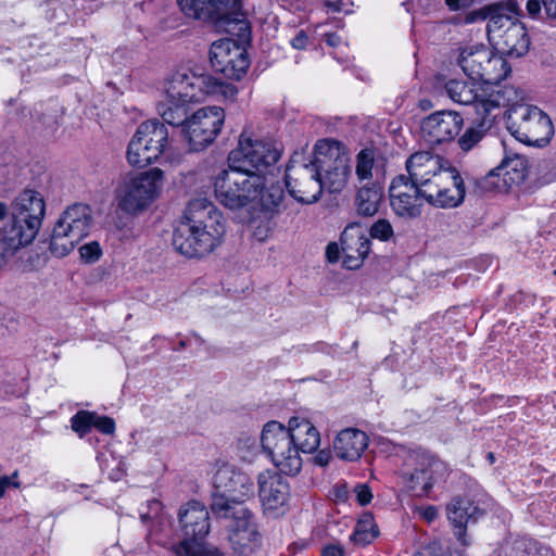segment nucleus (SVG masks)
<instances>
[{
  "instance_id": "6e6552de",
  "label": "nucleus",
  "mask_w": 556,
  "mask_h": 556,
  "mask_svg": "<svg viewBox=\"0 0 556 556\" xmlns=\"http://www.w3.org/2000/svg\"><path fill=\"white\" fill-rule=\"evenodd\" d=\"M92 224L88 205L76 203L68 206L55 222L50 239V252L56 257L68 255L89 235Z\"/></svg>"
},
{
  "instance_id": "e433bc0d",
  "label": "nucleus",
  "mask_w": 556,
  "mask_h": 556,
  "mask_svg": "<svg viewBox=\"0 0 556 556\" xmlns=\"http://www.w3.org/2000/svg\"><path fill=\"white\" fill-rule=\"evenodd\" d=\"M488 48L485 46H471L462 49L457 62L463 72L475 80V75L481 70V62H485Z\"/></svg>"
},
{
  "instance_id": "72a5a7b5",
  "label": "nucleus",
  "mask_w": 556,
  "mask_h": 556,
  "mask_svg": "<svg viewBox=\"0 0 556 556\" xmlns=\"http://www.w3.org/2000/svg\"><path fill=\"white\" fill-rule=\"evenodd\" d=\"M480 67L481 70L475 75V79L483 81L485 86L498 84L510 73L507 61L489 48L485 62H481Z\"/></svg>"
},
{
  "instance_id": "c85d7f7f",
  "label": "nucleus",
  "mask_w": 556,
  "mask_h": 556,
  "mask_svg": "<svg viewBox=\"0 0 556 556\" xmlns=\"http://www.w3.org/2000/svg\"><path fill=\"white\" fill-rule=\"evenodd\" d=\"M489 109H484V112H480L469 127L466 128L464 134L458 139V146L464 152H468L473 149L492 128L496 116L501 109H496V102L489 100Z\"/></svg>"
},
{
  "instance_id": "052dcab7",
  "label": "nucleus",
  "mask_w": 556,
  "mask_h": 556,
  "mask_svg": "<svg viewBox=\"0 0 556 556\" xmlns=\"http://www.w3.org/2000/svg\"><path fill=\"white\" fill-rule=\"evenodd\" d=\"M345 493H346L345 488L342 486V488L338 489L337 496L342 497L343 495H345Z\"/></svg>"
},
{
  "instance_id": "9d476101",
  "label": "nucleus",
  "mask_w": 556,
  "mask_h": 556,
  "mask_svg": "<svg viewBox=\"0 0 556 556\" xmlns=\"http://www.w3.org/2000/svg\"><path fill=\"white\" fill-rule=\"evenodd\" d=\"M314 161L320 173L323 190L330 193L341 192L351 174L350 156L345 147L336 140H319L314 148Z\"/></svg>"
},
{
  "instance_id": "6ab92c4d",
  "label": "nucleus",
  "mask_w": 556,
  "mask_h": 556,
  "mask_svg": "<svg viewBox=\"0 0 556 556\" xmlns=\"http://www.w3.org/2000/svg\"><path fill=\"white\" fill-rule=\"evenodd\" d=\"M210 62L216 72L237 80L245 75L250 66V58L245 47L229 38L212 43Z\"/></svg>"
},
{
  "instance_id": "5fc2aeb1",
  "label": "nucleus",
  "mask_w": 556,
  "mask_h": 556,
  "mask_svg": "<svg viewBox=\"0 0 556 556\" xmlns=\"http://www.w3.org/2000/svg\"><path fill=\"white\" fill-rule=\"evenodd\" d=\"M324 5L331 12H341L343 10L342 0H325Z\"/></svg>"
},
{
  "instance_id": "1a4fd4ad",
  "label": "nucleus",
  "mask_w": 556,
  "mask_h": 556,
  "mask_svg": "<svg viewBox=\"0 0 556 556\" xmlns=\"http://www.w3.org/2000/svg\"><path fill=\"white\" fill-rule=\"evenodd\" d=\"M448 473L447 465L438 456L420 451L408 455L400 471L404 486L415 496H427L435 483Z\"/></svg>"
},
{
  "instance_id": "bb28decb",
  "label": "nucleus",
  "mask_w": 556,
  "mask_h": 556,
  "mask_svg": "<svg viewBox=\"0 0 556 556\" xmlns=\"http://www.w3.org/2000/svg\"><path fill=\"white\" fill-rule=\"evenodd\" d=\"M164 97L189 103L203 101V93L198 89V74L189 70H179L170 75L163 85Z\"/></svg>"
},
{
  "instance_id": "09e8293b",
  "label": "nucleus",
  "mask_w": 556,
  "mask_h": 556,
  "mask_svg": "<svg viewBox=\"0 0 556 556\" xmlns=\"http://www.w3.org/2000/svg\"><path fill=\"white\" fill-rule=\"evenodd\" d=\"M342 253L341 248L336 242L328 243L326 248V257L328 262L336 263L339 261L340 255Z\"/></svg>"
},
{
  "instance_id": "423d86ee",
  "label": "nucleus",
  "mask_w": 556,
  "mask_h": 556,
  "mask_svg": "<svg viewBox=\"0 0 556 556\" xmlns=\"http://www.w3.org/2000/svg\"><path fill=\"white\" fill-rule=\"evenodd\" d=\"M507 129L520 142L545 147L554 136L551 117L530 104H513L507 111Z\"/></svg>"
},
{
  "instance_id": "4c0bfd02",
  "label": "nucleus",
  "mask_w": 556,
  "mask_h": 556,
  "mask_svg": "<svg viewBox=\"0 0 556 556\" xmlns=\"http://www.w3.org/2000/svg\"><path fill=\"white\" fill-rule=\"evenodd\" d=\"M380 170L375 165L374 151L369 149H363L356 155L355 175L359 182L371 180H380Z\"/></svg>"
},
{
  "instance_id": "aec40b11",
  "label": "nucleus",
  "mask_w": 556,
  "mask_h": 556,
  "mask_svg": "<svg viewBox=\"0 0 556 556\" xmlns=\"http://www.w3.org/2000/svg\"><path fill=\"white\" fill-rule=\"evenodd\" d=\"M421 190L426 202L440 208L457 207L464 202L466 195L464 180L452 165L432 179L429 187Z\"/></svg>"
},
{
  "instance_id": "f03ea898",
  "label": "nucleus",
  "mask_w": 556,
  "mask_h": 556,
  "mask_svg": "<svg viewBox=\"0 0 556 556\" xmlns=\"http://www.w3.org/2000/svg\"><path fill=\"white\" fill-rule=\"evenodd\" d=\"M226 224L222 212L206 199L189 202L184 220L175 228L173 244L182 255L202 257L223 242Z\"/></svg>"
},
{
  "instance_id": "58836bf2",
  "label": "nucleus",
  "mask_w": 556,
  "mask_h": 556,
  "mask_svg": "<svg viewBox=\"0 0 556 556\" xmlns=\"http://www.w3.org/2000/svg\"><path fill=\"white\" fill-rule=\"evenodd\" d=\"M379 534L371 514H363L358 519L350 539L353 543L365 546L371 543Z\"/></svg>"
},
{
  "instance_id": "a211bd4d",
  "label": "nucleus",
  "mask_w": 556,
  "mask_h": 556,
  "mask_svg": "<svg viewBox=\"0 0 556 556\" xmlns=\"http://www.w3.org/2000/svg\"><path fill=\"white\" fill-rule=\"evenodd\" d=\"M286 187L290 195L302 204H312L323 194L320 173L314 159L308 163L292 160L286 169Z\"/></svg>"
},
{
  "instance_id": "c756f323",
  "label": "nucleus",
  "mask_w": 556,
  "mask_h": 556,
  "mask_svg": "<svg viewBox=\"0 0 556 556\" xmlns=\"http://www.w3.org/2000/svg\"><path fill=\"white\" fill-rule=\"evenodd\" d=\"M368 446L367 434L356 428L341 430L333 441V452L342 460L355 462Z\"/></svg>"
},
{
  "instance_id": "2f4dec72",
  "label": "nucleus",
  "mask_w": 556,
  "mask_h": 556,
  "mask_svg": "<svg viewBox=\"0 0 556 556\" xmlns=\"http://www.w3.org/2000/svg\"><path fill=\"white\" fill-rule=\"evenodd\" d=\"M289 427L299 453L309 454L317 451L320 445V434L309 420L292 417L289 420Z\"/></svg>"
},
{
  "instance_id": "37998d69",
  "label": "nucleus",
  "mask_w": 556,
  "mask_h": 556,
  "mask_svg": "<svg viewBox=\"0 0 556 556\" xmlns=\"http://www.w3.org/2000/svg\"><path fill=\"white\" fill-rule=\"evenodd\" d=\"M393 227L386 218L378 219L370 228V236L374 239L388 241L393 237Z\"/></svg>"
},
{
  "instance_id": "393cba45",
  "label": "nucleus",
  "mask_w": 556,
  "mask_h": 556,
  "mask_svg": "<svg viewBox=\"0 0 556 556\" xmlns=\"http://www.w3.org/2000/svg\"><path fill=\"white\" fill-rule=\"evenodd\" d=\"M448 161L441 155L429 151H420L412 154L405 162L408 173L407 179L425 189L430 186L432 179L450 167Z\"/></svg>"
},
{
  "instance_id": "a18cd8bd",
  "label": "nucleus",
  "mask_w": 556,
  "mask_h": 556,
  "mask_svg": "<svg viewBox=\"0 0 556 556\" xmlns=\"http://www.w3.org/2000/svg\"><path fill=\"white\" fill-rule=\"evenodd\" d=\"M93 427L103 434H113L115 431V421L108 416H99L96 413Z\"/></svg>"
},
{
  "instance_id": "de8ad7c7",
  "label": "nucleus",
  "mask_w": 556,
  "mask_h": 556,
  "mask_svg": "<svg viewBox=\"0 0 556 556\" xmlns=\"http://www.w3.org/2000/svg\"><path fill=\"white\" fill-rule=\"evenodd\" d=\"M357 502L364 506L371 502L372 493L367 484H357L354 489Z\"/></svg>"
},
{
  "instance_id": "20e7f679",
  "label": "nucleus",
  "mask_w": 556,
  "mask_h": 556,
  "mask_svg": "<svg viewBox=\"0 0 556 556\" xmlns=\"http://www.w3.org/2000/svg\"><path fill=\"white\" fill-rule=\"evenodd\" d=\"M520 5L516 0H507L483 7L475 15L488 20V39L500 55L520 58L529 51L530 38L525 25L511 15H518ZM475 21L473 13L466 22Z\"/></svg>"
},
{
  "instance_id": "ea45409f",
  "label": "nucleus",
  "mask_w": 556,
  "mask_h": 556,
  "mask_svg": "<svg viewBox=\"0 0 556 556\" xmlns=\"http://www.w3.org/2000/svg\"><path fill=\"white\" fill-rule=\"evenodd\" d=\"M175 556H224L216 547L198 544L187 546V543H178L172 546Z\"/></svg>"
},
{
  "instance_id": "4468645a",
  "label": "nucleus",
  "mask_w": 556,
  "mask_h": 556,
  "mask_svg": "<svg viewBox=\"0 0 556 556\" xmlns=\"http://www.w3.org/2000/svg\"><path fill=\"white\" fill-rule=\"evenodd\" d=\"M444 90L447 97L455 103L462 105H471L477 115L489 109V100L496 102V109L509 105L511 101L509 94L513 88L505 87L503 90H496L489 86L477 85L473 81L453 78L445 83Z\"/></svg>"
},
{
  "instance_id": "473e14b6",
  "label": "nucleus",
  "mask_w": 556,
  "mask_h": 556,
  "mask_svg": "<svg viewBox=\"0 0 556 556\" xmlns=\"http://www.w3.org/2000/svg\"><path fill=\"white\" fill-rule=\"evenodd\" d=\"M383 195L384 187L380 180L362 186L355 197L357 213L363 216H374L379 211Z\"/></svg>"
},
{
  "instance_id": "49530a36",
  "label": "nucleus",
  "mask_w": 556,
  "mask_h": 556,
  "mask_svg": "<svg viewBox=\"0 0 556 556\" xmlns=\"http://www.w3.org/2000/svg\"><path fill=\"white\" fill-rule=\"evenodd\" d=\"M17 476V471H14L11 476H0V498L4 496L9 488H20Z\"/></svg>"
},
{
  "instance_id": "a878e982",
  "label": "nucleus",
  "mask_w": 556,
  "mask_h": 556,
  "mask_svg": "<svg viewBox=\"0 0 556 556\" xmlns=\"http://www.w3.org/2000/svg\"><path fill=\"white\" fill-rule=\"evenodd\" d=\"M343 266L357 269L370 251V240L365 230L356 223L348 225L341 233Z\"/></svg>"
},
{
  "instance_id": "13d9d810",
  "label": "nucleus",
  "mask_w": 556,
  "mask_h": 556,
  "mask_svg": "<svg viewBox=\"0 0 556 556\" xmlns=\"http://www.w3.org/2000/svg\"><path fill=\"white\" fill-rule=\"evenodd\" d=\"M415 556H440V555H437V554L434 553V548H433V547L427 546V547L420 548V549L415 554Z\"/></svg>"
},
{
  "instance_id": "c03bdc74",
  "label": "nucleus",
  "mask_w": 556,
  "mask_h": 556,
  "mask_svg": "<svg viewBox=\"0 0 556 556\" xmlns=\"http://www.w3.org/2000/svg\"><path fill=\"white\" fill-rule=\"evenodd\" d=\"M80 258L88 264L97 262L102 255V249L98 241H90L79 248Z\"/></svg>"
},
{
  "instance_id": "69168bd1",
  "label": "nucleus",
  "mask_w": 556,
  "mask_h": 556,
  "mask_svg": "<svg viewBox=\"0 0 556 556\" xmlns=\"http://www.w3.org/2000/svg\"><path fill=\"white\" fill-rule=\"evenodd\" d=\"M554 275H556V269L554 270Z\"/></svg>"
},
{
  "instance_id": "0eeeda50",
  "label": "nucleus",
  "mask_w": 556,
  "mask_h": 556,
  "mask_svg": "<svg viewBox=\"0 0 556 556\" xmlns=\"http://www.w3.org/2000/svg\"><path fill=\"white\" fill-rule=\"evenodd\" d=\"M211 510L218 518L230 519L227 526L228 540L237 554L249 556L258 548L261 535L252 514L245 507L229 505V501L216 497L211 504Z\"/></svg>"
},
{
  "instance_id": "b1692460",
  "label": "nucleus",
  "mask_w": 556,
  "mask_h": 556,
  "mask_svg": "<svg viewBox=\"0 0 556 556\" xmlns=\"http://www.w3.org/2000/svg\"><path fill=\"white\" fill-rule=\"evenodd\" d=\"M527 177V164L525 159L514 156L505 159L498 166L491 169L482 179V188L506 192L511 187L518 186Z\"/></svg>"
},
{
  "instance_id": "4d7b16f0",
  "label": "nucleus",
  "mask_w": 556,
  "mask_h": 556,
  "mask_svg": "<svg viewBox=\"0 0 556 556\" xmlns=\"http://www.w3.org/2000/svg\"><path fill=\"white\" fill-rule=\"evenodd\" d=\"M445 4L451 9V10H459L462 9L463 7L466 5V0H445Z\"/></svg>"
},
{
  "instance_id": "864d4df0",
  "label": "nucleus",
  "mask_w": 556,
  "mask_h": 556,
  "mask_svg": "<svg viewBox=\"0 0 556 556\" xmlns=\"http://www.w3.org/2000/svg\"><path fill=\"white\" fill-rule=\"evenodd\" d=\"M331 453L327 450L319 451L315 456V463L319 466H327L330 463Z\"/></svg>"
},
{
  "instance_id": "680f3d73",
  "label": "nucleus",
  "mask_w": 556,
  "mask_h": 556,
  "mask_svg": "<svg viewBox=\"0 0 556 556\" xmlns=\"http://www.w3.org/2000/svg\"><path fill=\"white\" fill-rule=\"evenodd\" d=\"M488 459L490 460L491 464H493L495 462V457H494V454L493 453H489L488 454Z\"/></svg>"
},
{
  "instance_id": "7c9ffc66",
  "label": "nucleus",
  "mask_w": 556,
  "mask_h": 556,
  "mask_svg": "<svg viewBox=\"0 0 556 556\" xmlns=\"http://www.w3.org/2000/svg\"><path fill=\"white\" fill-rule=\"evenodd\" d=\"M447 518L455 527V534L462 540L465 528L469 521H477L483 515V510L468 498L454 497L447 505Z\"/></svg>"
},
{
  "instance_id": "7ed1b4c3",
  "label": "nucleus",
  "mask_w": 556,
  "mask_h": 556,
  "mask_svg": "<svg viewBox=\"0 0 556 556\" xmlns=\"http://www.w3.org/2000/svg\"><path fill=\"white\" fill-rule=\"evenodd\" d=\"M45 213L43 198L35 190L22 191L15 197L10 208L0 201V222L9 216L5 225L0 228V267L34 242L41 228Z\"/></svg>"
},
{
  "instance_id": "dca6fc26",
  "label": "nucleus",
  "mask_w": 556,
  "mask_h": 556,
  "mask_svg": "<svg viewBox=\"0 0 556 556\" xmlns=\"http://www.w3.org/2000/svg\"><path fill=\"white\" fill-rule=\"evenodd\" d=\"M163 186V170L151 168L125 181L119 189V207L136 213L149 206L160 194Z\"/></svg>"
},
{
  "instance_id": "603ef678",
  "label": "nucleus",
  "mask_w": 556,
  "mask_h": 556,
  "mask_svg": "<svg viewBox=\"0 0 556 556\" xmlns=\"http://www.w3.org/2000/svg\"><path fill=\"white\" fill-rule=\"evenodd\" d=\"M321 556H345L344 549L339 544H329L324 547Z\"/></svg>"
},
{
  "instance_id": "bf43d9fd",
  "label": "nucleus",
  "mask_w": 556,
  "mask_h": 556,
  "mask_svg": "<svg viewBox=\"0 0 556 556\" xmlns=\"http://www.w3.org/2000/svg\"><path fill=\"white\" fill-rule=\"evenodd\" d=\"M150 508L156 514L161 509V503L154 500L151 502Z\"/></svg>"
},
{
  "instance_id": "3c124183",
  "label": "nucleus",
  "mask_w": 556,
  "mask_h": 556,
  "mask_svg": "<svg viewBox=\"0 0 556 556\" xmlns=\"http://www.w3.org/2000/svg\"><path fill=\"white\" fill-rule=\"evenodd\" d=\"M418 513L421 518H424L428 522H432L434 519H437L439 511L438 508L433 505H429L426 507L418 508Z\"/></svg>"
},
{
  "instance_id": "e2e57ef3",
  "label": "nucleus",
  "mask_w": 556,
  "mask_h": 556,
  "mask_svg": "<svg viewBox=\"0 0 556 556\" xmlns=\"http://www.w3.org/2000/svg\"><path fill=\"white\" fill-rule=\"evenodd\" d=\"M149 518H150V516H149L148 514H141V519H142L143 521H146V520H147V519H149Z\"/></svg>"
},
{
  "instance_id": "f3484780",
  "label": "nucleus",
  "mask_w": 556,
  "mask_h": 556,
  "mask_svg": "<svg viewBox=\"0 0 556 556\" xmlns=\"http://www.w3.org/2000/svg\"><path fill=\"white\" fill-rule=\"evenodd\" d=\"M225 112L219 106H204L195 111L184 124L182 136L190 150L200 151L211 144L220 132Z\"/></svg>"
},
{
  "instance_id": "2eb2a0df",
  "label": "nucleus",
  "mask_w": 556,
  "mask_h": 556,
  "mask_svg": "<svg viewBox=\"0 0 556 556\" xmlns=\"http://www.w3.org/2000/svg\"><path fill=\"white\" fill-rule=\"evenodd\" d=\"M280 157V151L274 142L255 138L242 132L238 147L228 156V163L250 169L257 174H265L274 167Z\"/></svg>"
},
{
  "instance_id": "9b49d317",
  "label": "nucleus",
  "mask_w": 556,
  "mask_h": 556,
  "mask_svg": "<svg viewBox=\"0 0 556 556\" xmlns=\"http://www.w3.org/2000/svg\"><path fill=\"white\" fill-rule=\"evenodd\" d=\"M168 129L157 119L141 123L127 147V161L131 166L144 167L159 159L169 147Z\"/></svg>"
},
{
  "instance_id": "79ce46f5",
  "label": "nucleus",
  "mask_w": 556,
  "mask_h": 556,
  "mask_svg": "<svg viewBox=\"0 0 556 556\" xmlns=\"http://www.w3.org/2000/svg\"><path fill=\"white\" fill-rule=\"evenodd\" d=\"M94 418V412L79 410L71 418L72 429L83 438L93 428Z\"/></svg>"
},
{
  "instance_id": "f8f14e48",
  "label": "nucleus",
  "mask_w": 556,
  "mask_h": 556,
  "mask_svg": "<svg viewBox=\"0 0 556 556\" xmlns=\"http://www.w3.org/2000/svg\"><path fill=\"white\" fill-rule=\"evenodd\" d=\"M262 447L273 464L285 475L294 476L302 468V458L295 447L290 427L278 421L267 422L262 431Z\"/></svg>"
},
{
  "instance_id": "a19ab883",
  "label": "nucleus",
  "mask_w": 556,
  "mask_h": 556,
  "mask_svg": "<svg viewBox=\"0 0 556 556\" xmlns=\"http://www.w3.org/2000/svg\"><path fill=\"white\" fill-rule=\"evenodd\" d=\"M526 8L533 18H542L543 11L546 17H556V0H527Z\"/></svg>"
},
{
  "instance_id": "0e129e2a",
  "label": "nucleus",
  "mask_w": 556,
  "mask_h": 556,
  "mask_svg": "<svg viewBox=\"0 0 556 556\" xmlns=\"http://www.w3.org/2000/svg\"><path fill=\"white\" fill-rule=\"evenodd\" d=\"M179 345H180V348H185V345H186L185 341H180Z\"/></svg>"
},
{
  "instance_id": "4be33fe9",
  "label": "nucleus",
  "mask_w": 556,
  "mask_h": 556,
  "mask_svg": "<svg viewBox=\"0 0 556 556\" xmlns=\"http://www.w3.org/2000/svg\"><path fill=\"white\" fill-rule=\"evenodd\" d=\"M463 116L454 111H438L425 117L420 125L421 138L430 146L451 142L460 131Z\"/></svg>"
},
{
  "instance_id": "5701e85b",
  "label": "nucleus",
  "mask_w": 556,
  "mask_h": 556,
  "mask_svg": "<svg viewBox=\"0 0 556 556\" xmlns=\"http://www.w3.org/2000/svg\"><path fill=\"white\" fill-rule=\"evenodd\" d=\"M178 519L182 532L180 543H187V546L202 544L211 528L206 507L198 501H190L180 507Z\"/></svg>"
},
{
  "instance_id": "6e6d98bb",
  "label": "nucleus",
  "mask_w": 556,
  "mask_h": 556,
  "mask_svg": "<svg viewBox=\"0 0 556 556\" xmlns=\"http://www.w3.org/2000/svg\"><path fill=\"white\" fill-rule=\"evenodd\" d=\"M325 41L330 47H338L342 43V38L336 33L325 34Z\"/></svg>"
},
{
  "instance_id": "39448f33",
  "label": "nucleus",
  "mask_w": 556,
  "mask_h": 556,
  "mask_svg": "<svg viewBox=\"0 0 556 556\" xmlns=\"http://www.w3.org/2000/svg\"><path fill=\"white\" fill-rule=\"evenodd\" d=\"M180 11L188 17L214 23L228 33L235 29L244 37L250 29L240 0H177Z\"/></svg>"
},
{
  "instance_id": "f704fd0d",
  "label": "nucleus",
  "mask_w": 556,
  "mask_h": 556,
  "mask_svg": "<svg viewBox=\"0 0 556 556\" xmlns=\"http://www.w3.org/2000/svg\"><path fill=\"white\" fill-rule=\"evenodd\" d=\"M189 102L164 97L157 104V112L166 124L181 126L189 118Z\"/></svg>"
},
{
  "instance_id": "c9c22d12",
  "label": "nucleus",
  "mask_w": 556,
  "mask_h": 556,
  "mask_svg": "<svg viewBox=\"0 0 556 556\" xmlns=\"http://www.w3.org/2000/svg\"><path fill=\"white\" fill-rule=\"evenodd\" d=\"M198 89L206 97L233 100L238 93L235 85L219 80L211 75H198Z\"/></svg>"
},
{
  "instance_id": "8fccbe9b",
  "label": "nucleus",
  "mask_w": 556,
  "mask_h": 556,
  "mask_svg": "<svg viewBox=\"0 0 556 556\" xmlns=\"http://www.w3.org/2000/svg\"><path fill=\"white\" fill-rule=\"evenodd\" d=\"M308 42V36L304 30H300L290 41L294 49L303 50Z\"/></svg>"
},
{
  "instance_id": "412c9836",
  "label": "nucleus",
  "mask_w": 556,
  "mask_h": 556,
  "mask_svg": "<svg viewBox=\"0 0 556 556\" xmlns=\"http://www.w3.org/2000/svg\"><path fill=\"white\" fill-rule=\"evenodd\" d=\"M389 197L391 208L397 216L414 219L421 215L426 202L421 187L409 181L405 175L393 178Z\"/></svg>"
},
{
  "instance_id": "ddd939ff",
  "label": "nucleus",
  "mask_w": 556,
  "mask_h": 556,
  "mask_svg": "<svg viewBox=\"0 0 556 556\" xmlns=\"http://www.w3.org/2000/svg\"><path fill=\"white\" fill-rule=\"evenodd\" d=\"M212 483L214 488L213 501L223 497L229 501V505L239 504L255 495V485L252 478L233 464L217 460L214 464Z\"/></svg>"
},
{
  "instance_id": "f257e3e1",
  "label": "nucleus",
  "mask_w": 556,
  "mask_h": 556,
  "mask_svg": "<svg viewBox=\"0 0 556 556\" xmlns=\"http://www.w3.org/2000/svg\"><path fill=\"white\" fill-rule=\"evenodd\" d=\"M214 193L217 201L231 211L247 208L274 213L285 198L282 188L269 182L266 174L229 163L228 168L215 176Z\"/></svg>"
},
{
  "instance_id": "cd10ccee",
  "label": "nucleus",
  "mask_w": 556,
  "mask_h": 556,
  "mask_svg": "<svg viewBox=\"0 0 556 556\" xmlns=\"http://www.w3.org/2000/svg\"><path fill=\"white\" fill-rule=\"evenodd\" d=\"M258 496L265 510H277L285 506L289 496V484L277 472L263 471L257 476Z\"/></svg>"
}]
</instances>
